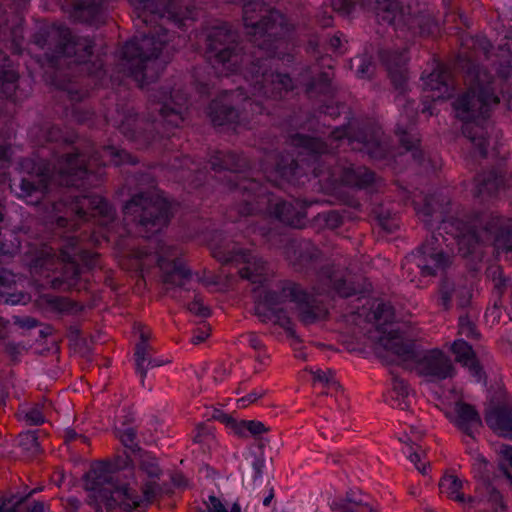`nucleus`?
Masks as SVG:
<instances>
[{"instance_id":"f257e3e1","label":"nucleus","mask_w":512,"mask_h":512,"mask_svg":"<svg viewBox=\"0 0 512 512\" xmlns=\"http://www.w3.org/2000/svg\"><path fill=\"white\" fill-rule=\"evenodd\" d=\"M137 16V27L150 26L148 32L126 42L121 51V67L140 87L155 82L159 77L157 58L167 42L166 23L179 28L193 19V9L181 6L176 0H131Z\"/></svg>"},{"instance_id":"f03ea898","label":"nucleus","mask_w":512,"mask_h":512,"mask_svg":"<svg viewBox=\"0 0 512 512\" xmlns=\"http://www.w3.org/2000/svg\"><path fill=\"white\" fill-rule=\"evenodd\" d=\"M470 46L473 54L461 52L458 61L459 66L465 71L466 80L469 83L467 91L459 96L453 103L457 118L463 121L462 134L473 145L474 153L481 158L488 155L490 129L488 122L490 111L500 103V98L495 94L493 75L476 62V58L482 55L489 60L492 44L484 36L471 38Z\"/></svg>"},{"instance_id":"7ed1b4c3","label":"nucleus","mask_w":512,"mask_h":512,"mask_svg":"<svg viewBox=\"0 0 512 512\" xmlns=\"http://www.w3.org/2000/svg\"><path fill=\"white\" fill-rule=\"evenodd\" d=\"M445 199L437 195H426L422 203L414 201L417 214L425 223L430 226L432 219L436 216L443 224V229L448 232V226L455 230L458 251L464 258L474 254L481 244L491 242L494 248L500 252L512 251V222L505 219L497 212L486 210L472 214L467 220L458 218L443 219L447 212L444 208ZM449 204V201H446Z\"/></svg>"},{"instance_id":"20e7f679","label":"nucleus","mask_w":512,"mask_h":512,"mask_svg":"<svg viewBox=\"0 0 512 512\" xmlns=\"http://www.w3.org/2000/svg\"><path fill=\"white\" fill-rule=\"evenodd\" d=\"M67 150L57 156V165L48 160L24 158L20 161L19 197L26 198L36 192L43 194L52 191L54 186L79 187L91 172L89 155L65 143Z\"/></svg>"},{"instance_id":"39448f33","label":"nucleus","mask_w":512,"mask_h":512,"mask_svg":"<svg viewBox=\"0 0 512 512\" xmlns=\"http://www.w3.org/2000/svg\"><path fill=\"white\" fill-rule=\"evenodd\" d=\"M33 43L44 49L45 59L50 67L81 65L82 71L89 74L102 69V63H89L94 43L87 37L74 35L65 26L50 25L40 28L33 35Z\"/></svg>"},{"instance_id":"423d86ee","label":"nucleus","mask_w":512,"mask_h":512,"mask_svg":"<svg viewBox=\"0 0 512 512\" xmlns=\"http://www.w3.org/2000/svg\"><path fill=\"white\" fill-rule=\"evenodd\" d=\"M124 220L135 227L143 238H150L167 227L171 218V204L154 190L134 194L123 207Z\"/></svg>"},{"instance_id":"0eeeda50","label":"nucleus","mask_w":512,"mask_h":512,"mask_svg":"<svg viewBox=\"0 0 512 512\" xmlns=\"http://www.w3.org/2000/svg\"><path fill=\"white\" fill-rule=\"evenodd\" d=\"M113 219L114 209L98 195L65 194L58 201L45 205V219L58 228L75 230L88 215Z\"/></svg>"},{"instance_id":"6e6552de","label":"nucleus","mask_w":512,"mask_h":512,"mask_svg":"<svg viewBox=\"0 0 512 512\" xmlns=\"http://www.w3.org/2000/svg\"><path fill=\"white\" fill-rule=\"evenodd\" d=\"M227 3H243V22L249 40L267 52L275 49L274 42L286 33L285 17L261 0H224Z\"/></svg>"},{"instance_id":"1a4fd4ad","label":"nucleus","mask_w":512,"mask_h":512,"mask_svg":"<svg viewBox=\"0 0 512 512\" xmlns=\"http://www.w3.org/2000/svg\"><path fill=\"white\" fill-rule=\"evenodd\" d=\"M443 236L432 234L423 244L404 260L402 267L407 270L411 281H415L416 273L422 277H435L441 272L442 278L452 264V256L442 247Z\"/></svg>"},{"instance_id":"9d476101","label":"nucleus","mask_w":512,"mask_h":512,"mask_svg":"<svg viewBox=\"0 0 512 512\" xmlns=\"http://www.w3.org/2000/svg\"><path fill=\"white\" fill-rule=\"evenodd\" d=\"M237 38V33L227 23L208 30L205 55L217 72L228 75L237 70L241 58Z\"/></svg>"},{"instance_id":"9b49d317","label":"nucleus","mask_w":512,"mask_h":512,"mask_svg":"<svg viewBox=\"0 0 512 512\" xmlns=\"http://www.w3.org/2000/svg\"><path fill=\"white\" fill-rule=\"evenodd\" d=\"M330 137L335 141L347 138L353 150L365 152L375 161L385 160L391 153L388 137L380 128L373 126L356 129L351 124L343 125L334 128Z\"/></svg>"},{"instance_id":"f8f14e48","label":"nucleus","mask_w":512,"mask_h":512,"mask_svg":"<svg viewBox=\"0 0 512 512\" xmlns=\"http://www.w3.org/2000/svg\"><path fill=\"white\" fill-rule=\"evenodd\" d=\"M58 250V257L63 266L60 276L55 277L51 282L54 289L63 288L64 290H68L74 288L78 284L81 276V268L78 260L84 262L88 268H93L99 257L97 253L84 250L80 246V241L77 236L68 237Z\"/></svg>"},{"instance_id":"ddd939ff","label":"nucleus","mask_w":512,"mask_h":512,"mask_svg":"<svg viewBox=\"0 0 512 512\" xmlns=\"http://www.w3.org/2000/svg\"><path fill=\"white\" fill-rule=\"evenodd\" d=\"M264 66L262 60L257 59L249 68L254 94L277 100L283 93L293 90V80L288 74L269 71Z\"/></svg>"},{"instance_id":"4468645a","label":"nucleus","mask_w":512,"mask_h":512,"mask_svg":"<svg viewBox=\"0 0 512 512\" xmlns=\"http://www.w3.org/2000/svg\"><path fill=\"white\" fill-rule=\"evenodd\" d=\"M414 370L428 382H440L452 378L456 373L451 358L439 348L420 351L414 362Z\"/></svg>"},{"instance_id":"2eb2a0df","label":"nucleus","mask_w":512,"mask_h":512,"mask_svg":"<svg viewBox=\"0 0 512 512\" xmlns=\"http://www.w3.org/2000/svg\"><path fill=\"white\" fill-rule=\"evenodd\" d=\"M119 131L139 148H147L156 138L155 120L139 118L133 108H128L119 123Z\"/></svg>"},{"instance_id":"dca6fc26","label":"nucleus","mask_w":512,"mask_h":512,"mask_svg":"<svg viewBox=\"0 0 512 512\" xmlns=\"http://www.w3.org/2000/svg\"><path fill=\"white\" fill-rule=\"evenodd\" d=\"M135 459L138 463L139 471L142 473V475L144 474L146 476V479L143 481L141 486V491L144 498L143 501L146 504L153 503L163 494L172 493L171 490L166 488V485L159 483L163 471L155 457L141 452L137 455V457H135Z\"/></svg>"},{"instance_id":"f3484780","label":"nucleus","mask_w":512,"mask_h":512,"mask_svg":"<svg viewBox=\"0 0 512 512\" xmlns=\"http://www.w3.org/2000/svg\"><path fill=\"white\" fill-rule=\"evenodd\" d=\"M157 265L162 272V281L164 284L184 287L191 280L192 272L186 267L184 261L174 257L173 249L158 244L156 249Z\"/></svg>"},{"instance_id":"a211bd4d","label":"nucleus","mask_w":512,"mask_h":512,"mask_svg":"<svg viewBox=\"0 0 512 512\" xmlns=\"http://www.w3.org/2000/svg\"><path fill=\"white\" fill-rule=\"evenodd\" d=\"M152 113L157 111L164 121L172 126L178 127L183 121V110L188 102L186 94L180 90H172L169 96L160 92L158 96L153 93L149 96Z\"/></svg>"},{"instance_id":"6ab92c4d","label":"nucleus","mask_w":512,"mask_h":512,"mask_svg":"<svg viewBox=\"0 0 512 512\" xmlns=\"http://www.w3.org/2000/svg\"><path fill=\"white\" fill-rule=\"evenodd\" d=\"M238 193H242L243 199L236 204L232 211L239 216H251L263 210L266 190L263 185L254 178H243L235 186Z\"/></svg>"},{"instance_id":"aec40b11","label":"nucleus","mask_w":512,"mask_h":512,"mask_svg":"<svg viewBox=\"0 0 512 512\" xmlns=\"http://www.w3.org/2000/svg\"><path fill=\"white\" fill-rule=\"evenodd\" d=\"M318 278L323 284V292L333 290L342 298H348L363 293L366 290L363 285L346 279L343 271L334 265L321 267L318 272Z\"/></svg>"},{"instance_id":"412c9836","label":"nucleus","mask_w":512,"mask_h":512,"mask_svg":"<svg viewBox=\"0 0 512 512\" xmlns=\"http://www.w3.org/2000/svg\"><path fill=\"white\" fill-rule=\"evenodd\" d=\"M297 319L305 326L318 323L328 317V309L315 295L301 285L293 301Z\"/></svg>"},{"instance_id":"4be33fe9","label":"nucleus","mask_w":512,"mask_h":512,"mask_svg":"<svg viewBox=\"0 0 512 512\" xmlns=\"http://www.w3.org/2000/svg\"><path fill=\"white\" fill-rule=\"evenodd\" d=\"M379 58L386 68L388 77L394 89L403 95L407 91L408 70L407 59L403 52L393 50H380Z\"/></svg>"},{"instance_id":"5701e85b","label":"nucleus","mask_w":512,"mask_h":512,"mask_svg":"<svg viewBox=\"0 0 512 512\" xmlns=\"http://www.w3.org/2000/svg\"><path fill=\"white\" fill-rule=\"evenodd\" d=\"M361 6L374 12L380 24L399 28L404 25L407 8H403L397 0H361Z\"/></svg>"},{"instance_id":"b1692460","label":"nucleus","mask_w":512,"mask_h":512,"mask_svg":"<svg viewBox=\"0 0 512 512\" xmlns=\"http://www.w3.org/2000/svg\"><path fill=\"white\" fill-rule=\"evenodd\" d=\"M239 262L244 264L238 273L242 279L249 280L252 283H262L267 279L270 273V267L267 261L251 250L239 249L236 254Z\"/></svg>"},{"instance_id":"393cba45","label":"nucleus","mask_w":512,"mask_h":512,"mask_svg":"<svg viewBox=\"0 0 512 512\" xmlns=\"http://www.w3.org/2000/svg\"><path fill=\"white\" fill-rule=\"evenodd\" d=\"M300 284L290 280H285L280 283L277 289L260 291L256 298L264 303L269 311L278 309L277 306L287 301L292 302L295 299L297 292H299Z\"/></svg>"},{"instance_id":"a878e982","label":"nucleus","mask_w":512,"mask_h":512,"mask_svg":"<svg viewBox=\"0 0 512 512\" xmlns=\"http://www.w3.org/2000/svg\"><path fill=\"white\" fill-rule=\"evenodd\" d=\"M455 416H446L466 435L473 437V428L480 427L482 421L476 408L466 402L457 401L454 405Z\"/></svg>"},{"instance_id":"bb28decb","label":"nucleus","mask_w":512,"mask_h":512,"mask_svg":"<svg viewBox=\"0 0 512 512\" xmlns=\"http://www.w3.org/2000/svg\"><path fill=\"white\" fill-rule=\"evenodd\" d=\"M487 425L502 437L512 439V405H496L485 413Z\"/></svg>"},{"instance_id":"cd10ccee","label":"nucleus","mask_w":512,"mask_h":512,"mask_svg":"<svg viewBox=\"0 0 512 512\" xmlns=\"http://www.w3.org/2000/svg\"><path fill=\"white\" fill-rule=\"evenodd\" d=\"M439 292L441 295V304L445 310L450 309L453 298H455L457 306L460 309L468 307L471 303V290L465 285L456 287L447 276L442 278Z\"/></svg>"},{"instance_id":"c85d7f7f","label":"nucleus","mask_w":512,"mask_h":512,"mask_svg":"<svg viewBox=\"0 0 512 512\" xmlns=\"http://www.w3.org/2000/svg\"><path fill=\"white\" fill-rule=\"evenodd\" d=\"M452 81L449 71L438 65L427 76L424 82V89L433 92L431 98L435 99H446L451 96Z\"/></svg>"},{"instance_id":"c756f323","label":"nucleus","mask_w":512,"mask_h":512,"mask_svg":"<svg viewBox=\"0 0 512 512\" xmlns=\"http://www.w3.org/2000/svg\"><path fill=\"white\" fill-rule=\"evenodd\" d=\"M477 197H492L495 196L501 188H504L506 178L501 169H492L483 172L475 178Z\"/></svg>"},{"instance_id":"7c9ffc66","label":"nucleus","mask_w":512,"mask_h":512,"mask_svg":"<svg viewBox=\"0 0 512 512\" xmlns=\"http://www.w3.org/2000/svg\"><path fill=\"white\" fill-rule=\"evenodd\" d=\"M106 0H73L72 17L83 23L98 24L102 21Z\"/></svg>"},{"instance_id":"2f4dec72","label":"nucleus","mask_w":512,"mask_h":512,"mask_svg":"<svg viewBox=\"0 0 512 512\" xmlns=\"http://www.w3.org/2000/svg\"><path fill=\"white\" fill-rule=\"evenodd\" d=\"M341 182L350 187L367 188L377 181L375 173L365 166L350 164L340 173Z\"/></svg>"},{"instance_id":"473e14b6","label":"nucleus","mask_w":512,"mask_h":512,"mask_svg":"<svg viewBox=\"0 0 512 512\" xmlns=\"http://www.w3.org/2000/svg\"><path fill=\"white\" fill-rule=\"evenodd\" d=\"M272 213L280 222L293 228H301L306 218V212L303 207L288 201L275 203Z\"/></svg>"},{"instance_id":"72a5a7b5","label":"nucleus","mask_w":512,"mask_h":512,"mask_svg":"<svg viewBox=\"0 0 512 512\" xmlns=\"http://www.w3.org/2000/svg\"><path fill=\"white\" fill-rule=\"evenodd\" d=\"M210 164L214 171L227 170L232 173H241L250 168L249 161L234 152H217L211 158Z\"/></svg>"},{"instance_id":"f704fd0d","label":"nucleus","mask_w":512,"mask_h":512,"mask_svg":"<svg viewBox=\"0 0 512 512\" xmlns=\"http://www.w3.org/2000/svg\"><path fill=\"white\" fill-rule=\"evenodd\" d=\"M385 347L395 355L402 357L404 360H413L415 362L419 351L416 350L415 342L408 340L398 330L389 332V337L385 343Z\"/></svg>"},{"instance_id":"c9c22d12","label":"nucleus","mask_w":512,"mask_h":512,"mask_svg":"<svg viewBox=\"0 0 512 512\" xmlns=\"http://www.w3.org/2000/svg\"><path fill=\"white\" fill-rule=\"evenodd\" d=\"M403 26L421 36L432 35L438 30L437 23L430 14L422 12L412 14L409 6L407 7V16Z\"/></svg>"},{"instance_id":"e433bc0d","label":"nucleus","mask_w":512,"mask_h":512,"mask_svg":"<svg viewBox=\"0 0 512 512\" xmlns=\"http://www.w3.org/2000/svg\"><path fill=\"white\" fill-rule=\"evenodd\" d=\"M451 351L455 355L456 362L467 366L474 375L480 376L482 368L476 360L471 345L462 339H458L451 345Z\"/></svg>"},{"instance_id":"4c0bfd02","label":"nucleus","mask_w":512,"mask_h":512,"mask_svg":"<svg viewBox=\"0 0 512 512\" xmlns=\"http://www.w3.org/2000/svg\"><path fill=\"white\" fill-rule=\"evenodd\" d=\"M334 78V72L330 68L328 71L319 73L316 77H313L305 85V92L310 97H317L319 95L331 96L334 93V86L332 80Z\"/></svg>"},{"instance_id":"58836bf2","label":"nucleus","mask_w":512,"mask_h":512,"mask_svg":"<svg viewBox=\"0 0 512 512\" xmlns=\"http://www.w3.org/2000/svg\"><path fill=\"white\" fill-rule=\"evenodd\" d=\"M208 110L212 123L217 126L236 122L239 117L238 111L232 105L224 103L222 100H213Z\"/></svg>"},{"instance_id":"ea45409f","label":"nucleus","mask_w":512,"mask_h":512,"mask_svg":"<svg viewBox=\"0 0 512 512\" xmlns=\"http://www.w3.org/2000/svg\"><path fill=\"white\" fill-rule=\"evenodd\" d=\"M396 134L399 137V143L406 151L412 152L413 159L421 163L423 161V152L419 149L420 139L411 125L405 128L397 125Z\"/></svg>"},{"instance_id":"a19ab883","label":"nucleus","mask_w":512,"mask_h":512,"mask_svg":"<svg viewBox=\"0 0 512 512\" xmlns=\"http://www.w3.org/2000/svg\"><path fill=\"white\" fill-rule=\"evenodd\" d=\"M192 441L200 447L203 453H210L212 445L216 441L214 427L207 422L198 423Z\"/></svg>"},{"instance_id":"79ce46f5","label":"nucleus","mask_w":512,"mask_h":512,"mask_svg":"<svg viewBox=\"0 0 512 512\" xmlns=\"http://www.w3.org/2000/svg\"><path fill=\"white\" fill-rule=\"evenodd\" d=\"M462 486V481L455 475H445L439 482L440 491L458 502H465V496L461 492Z\"/></svg>"},{"instance_id":"37998d69","label":"nucleus","mask_w":512,"mask_h":512,"mask_svg":"<svg viewBox=\"0 0 512 512\" xmlns=\"http://www.w3.org/2000/svg\"><path fill=\"white\" fill-rule=\"evenodd\" d=\"M295 144L303 147L312 154H328V145L320 138L310 137L307 135H297L294 138Z\"/></svg>"},{"instance_id":"c03bdc74","label":"nucleus","mask_w":512,"mask_h":512,"mask_svg":"<svg viewBox=\"0 0 512 512\" xmlns=\"http://www.w3.org/2000/svg\"><path fill=\"white\" fill-rule=\"evenodd\" d=\"M371 214L377 220L378 224L388 233H392L397 228L392 211L383 204L375 205Z\"/></svg>"},{"instance_id":"a18cd8bd","label":"nucleus","mask_w":512,"mask_h":512,"mask_svg":"<svg viewBox=\"0 0 512 512\" xmlns=\"http://www.w3.org/2000/svg\"><path fill=\"white\" fill-rule=\"evenodd\" d=\"M19 79L18 73L10 68V65H0V90L10 96L16 88V82Z\"/></svg>"},{"instance_id":"49530a36","label":"nucleus","mask_w":512,"mask_h":512,"mask_svg":"<svg viewBox=\"0 0 512 512\" xmlns=\"http://www.w3.org/2000/svg\"><path fill=\"white\" fill-rule=\"evenodd\" d=\"M498 51L499 52L496 54L499 64L497 74L499 77L507 80L511 76L512 52L507 43L499 45Z\"/></svg>"},{"instance_id":"de8ad7c7","label":"nucleus","mask_w":512,"mask_h":512,"mask_svg":"<svg viewBox=\"0 0 512 512\" xmlns=\"http://www.w3.org/2000/svg\"><path fill=\"white\" fill-rule=\"evenodd\" d=\"M271 313L273 315L274 324L282 327L290 338L294 339L298 343H301V339L296 334L294 324L291 318L287 315V312L282 308H278L275 310H271Z\"/></svg>"},{"instance_id":"09e8293b","label":"nucleus","mask_w":512,"mask_h":512,"mask_svg":"<svg viewBox=\"0 0 512 512\" xmlns=\"http://www.w3.org/2000/svg\"><path fill=\"white\" fill-rule=\"evenodd\" d=\"M373 319L378 325H386L394 320V308L390 303L380 302L372 311Z\"/></svg>"},{"instance_id":"8fccbe9b","label":"nucleus","mask_w":512,"mask_h":512,"mask_svg":"<svg viewBox=\"0 0 512 512\" xmlns=\"http://www.w3.org/2000/svg\"><path fill=\"white\" fill-rule=\"evenodd\" d=\"M19 446L29 456H35L40 452V444L36 432L27 431L19 435Z\"/></svg>"},{"instance_id":"3c124183","label":"nucleus","mask_w":512,"mask_h":512,"mask_svg":"<svg viewBox=\"0 0 512 512\" xmlns=\"http://www.w3.org/2000/svg\"><path fill=\"white\" fill-rule=\"evenodd\" d=\"M352 66L356 67V75L362 79H371L375 71L371 59L365 55L356 57Z\"/></svg>"},{"instance_id":"603ef678","label":"nucleus","mask_w":512,"mask_h":512,"mask_svg":"<svg viewBox=\"0 0 512 512\" xmlns=\"http://www.w3.org/2000/svg\"><path fill=\"white\" fill-rule=\"evenodd\" d=\"M36 489L30 491L26 496L11 494L10 496H2L0 498V512H16V509L33 493Z\"/></svg>"},{"instance_id":"864d4df0","label":"nucleus","mask_w":512,"mask_h":512,"mask_svg":"<svg viewBox=\"0 0 512 512\" xmlns=\"http://www.w3.org/2000/svg\"><path fill=\"white\" fill-rule=\"evenodd\" d=\"M488 276L491 277L494 283V290L497 296L502 297L506 287L508 279L504 277L503 270L500 266L491 267L488 269Z\"/></svg>"},{"instance_id":"5fc2aeb1","label":"nucleus","mask_w":512,"mask_h":512,"mask_svg":"<svg viewBox=\"0 0 512 512\" xmlns=\"http://www.w3.org/2000/svg\"><path fill=\"white\" fill-rule=\"evenodd\" d=\"M105 152L112 157V161L115 165H121L126 163L135 165L138 163V159L125 150H120L113 146H109L105 148Z\"/></svg>"},{"instance_id":"6e6d98bb","label":"nucleus","mask_w":512,"mask_h":512,"mask_svg":"<svg viewBox=\"0 0 512 512\" xmlns=\"http://www.w3.org/2000/svg\"><path fill=\"white\" fill-rule=\"evenodd\" d=\"M393 392L396 394L395 399L399 401V406L402 410H406L408 408V403L405 401V398L409 395V387L407 383L397 377L393 376Z\"/></svg>"},{"instance_id":"4d7b16f0","label":"nucleus","mask_w":512,"mask_h":512,"mask_svg":"<svg viewBox=\"0 0 512 512\" xmlns=\"http://www.w3.org/2000/svg\"><path fill=\"white\" fill-rule=\"evenodd\" d=\"M119 438L122 444L131 450L135 457L142 452L141 448L135 443L136 439V431L133 428L125 429L120 435Z\"/></svg>"},{"instance_id":"13d9d810","label":"nucleus","mask_w":512,"mask_h":512,"mask_svg":"<svg viewBox=\"0 0 512 512\" xmlns=\"http://www.w3.org/2000/svg\"><path fill=\"white\" fill-rule=\"evenodd\" d=\"M459 333L471 339H479L480 337L475 324L469 319L467 314L460 315L459 317Z\"/></svg>"},{"instance_id":"bf43d9fd","label":"nucleus","mask_w":512,"mask_h":512,"mask_svg":"<svg viewBox=\"0 0 512 512\" xmlns=\"http://www.w3.org/2000/svg\"><path fill=\"white\" fill-rule=\"evenodd\" d=\"M150 350H152V346L150 344H136L135 347L137 370L140 372L143 378L147 374L146 369L143 367V363L145 360H147V354Z\"/></svg>"},{"instance_id":"052dcab7","label":"nucleus","mask_w":512,"mask_h":512,"mask_svg":"<svg viewBox=\"0 0 512 512\" xmlns=\"http://www.w3.org/2000/svg\"><path fill=\"white\" fill-rule=\"evenodd\" d=\"M264 467V460L262 458H257L252 465V468H247L245 474L242 478L243 484H248L254 482L262 475Z\"/></svg>"},{"instance_id":"680f3d73","label":"nucleus","mask_w":512,"mask_h":512,"mask_svg":"<svg viewBox=\"0 0 512 512\" xmlns=\"http://www.w3.org/2000/svg\"><path fill=\"white\" fill-rule=\"evenodd\" d=\"M54 307L60 312L77 313L83 309L78 303L67 298H56L52 301Z\"/></svg>"},{"instance_id":"e2e57ef3","label":"nucleus","mask_w":512,"mask_h":512,"mask_svg":"<svg viewBox=\"0 0 512 512\" xmlns=\"http://www.w3.org/2000/svg\"><path fill=\"white\" fill-rule=\"evenodd\" d=\"M187 308L191 313L199 317L205 318L211 314L210 309L203 304L202 299L198 295L188 304Z\"/></svg>"},{"instance_id":"0e129e2a","label":"nucleus","mask_w":512,"mask_h":512,"mask_svg":"<svg viewBox=\"0 0 512 512\" xmlns=\"http://www.w3.org/2000/svg\"><path fill=\"white\" fill-rule=\"evenodd\" d=\"M331 7L341 15L348 16L355 7L353 0H331Z\"/></svg>"},{"instance_id":"69168bd1","label":"nucleus","mask_w":512,"mask_h":512,"mask_svg":"<svg viewBox=\"0 0 512 512\" xmlns=\"http://www.w3.org/2000/svg\"><path fill=\"white\" fill-rule=\"evenodd\" d=\"M243 425L246 426L247 431L254 437L270 431V428L265 426L264 423L256 420H243Z\"/></svg>"},{"instance_id":"338daca9","label":"nucleus","mask_w":512,"mask_h":512,"mask_svg":"<svg viewBox=\"0 0 512 512\" xmlns=\"http://www.w3.org/2000/svg\"><path fill=\"white\" fill-rule=\"evenodd\" d=\"M254 314L263 323H266L273 319L271 311H269L268 307L264 303H261V300H259L258 298L255 299Z\"/></svg>"},{"instance_id":"774afa93","label":"nucleus","mask_w":512,"mask_h":512,"mask_svg":"<svg viewBox=\"0 0 512 512\" xmlns=\"http://www.w3.org/2000/svg\"><path fill=\"white\" fill-rule=\"evenodd\" d=\"M204 503L206 505L207 512H228L222 501L214 495H210L208 497V501H205Z\"/></svg>"}]
</instances>
